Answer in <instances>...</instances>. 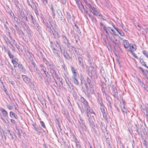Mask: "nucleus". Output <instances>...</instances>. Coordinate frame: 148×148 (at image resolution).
<instances>
[{
  "label": "nucleus",
  "mask_w": 148,
  "mask_h": 148,
  "mask_svg": "<svg viewBox=\"0 0 148 148\" xmlns=\"http://www.w3.org/2000/svg\"><path fill=\"white\" fill-rule=\"evenodd\" d=\"M40 123L42 127L44 128H45L46 126L44 122L43 121H40Z\"/></svg>",
  "instance_id": "20"
},
{
  "label": "nucleus",
  "mask_w": 148,
  "mask_h": 148,
  "mask_svg": "<svg viewBox=\"0 0 148 148\" xmlns=\"http://www.w3.org/2000/svg\"><path fill=\"white\" fill-rule=\"evenodd\" d=\"M86 13H87V12H88L87 11H86Z\"/></svg>",
  "instance_id": "32"
},
{
  "label": "nucleus",
  "mask_w": 148,
  "mask_h": 148,
  "mask_svg": "<svg viewBox=\"0 0 148 148\" xmlns=\"http://www.w3.org/2000/svg\"><path fill=\"white\" fill-rule=\"evenodd\" d=\"M136 49L137 47L136 45L135 44H133L130 46L129 51L131 53H132L136 51Z\"/></svg>",
  "instance_id": "5"
},
{
  "label": "nucleus",
  "mask_w": 148,
  "mask_h": 148,
  "mask_svg": "<svg viewBox=\"0 0 148 148\" xmlns=\"http://www.w3.org/2000/svg\"><path fill=\"white\" fill-rule=\"evenodd\" d=\"M139 68L141 70L143 73V74L146 77H147V74L146 73L144 70L141 67H139Z\"/></svg>",
  "instance_id": "17"
},
{
  "label": "nucleus",
  "mask_w": 148,
  "mask_h": 148,
  "mask_svg": "<svg viewBox=\"0 0 148 148\" xmlns=\"http://www.w3.org/2000/svg\"><path fill=\"white\" fill-rule=\"evenodd\" d=\"M18 69L20 71L23 70V66L21 64H19L18 66Z\"/></svg>",
  "instance_id": "16"
},
{
  "label": "nucleus",
  "mask_w": 148,
  "mask_h": 148,
  "mask_svg": "<svg viewBox=\"0 0 148 148\" xmlns=\"http://www.w3.org/2000/svg\"><path fill=\"white\" fill-rule=\"evenodd\" d=\"M147 69H148V68Z\"/></svg>",
  "instance_id": "36"
},
{
  "label": "nucleus",
  "mask_w": 148,
  "mask_h": 148,
  "mask_svg": "<svg viewBox=\"0 0 148 148\" xmlns=\"http://www.w3.org/2000/svg\"><path fill=\"white\" fill-rule=\"evenodd\" d=\"M71 70L73 76V77L74 79L73 82L76 85H78L79 83L77 80L76 79V70L73 67H72Z\"/></svg>",
  "instance_id": "4"
},
{
  "label": "nucleus",
  "mask_w": 148,
  "mask_h": 148,
  "mask_svg": "<svg viewBox=\"0 0 148 148\" xmlns=\"http://www.w3.org/2000/svg\"><path fill=\"white\" fill-rule=\"evenodd\" d=\"M139 30H140V29H139Z\"/></svg>",
  "instance_id": "34"
},
{
  "label": "nucleus",
  "mask_w": 148,
  "mask_h": 148,
  "mask_svg": "<svg viewBox=\"0 0 148 148\" xmlns=\"http://www.w3.org/2000/svg\"><path fill=\"white\" fill-rule=\"evenodd\" d=\"M134 58L136 59H138V57L136 56V55L133 52L131 53Z\"/></svg>",
  "instance_id": "22"
},
{
  "label": "nucleus",
  "mask_w": 148,
  "mask_h": 148,
  "mask_svg": "<svg viewBox=\"0 0 148 148\" xmlns=\"http://www.w3.org/2000/svg\"><path fill=\"white\" fill-rule=\"evenodd\" d=\"M100 107H101L102 106H104L103 105V103L102 101L100 103Z\"/></svg>",
  "instance_id": "26"
},
{
  "label": "nucleus",
  "mask_w": 148,
  "mask_h": 148,
  "mask_svg": "<svg viewBox=\"0 0 148 148\" xmlns=\"http://www.w3.org/2000/svg\"><path fill=\"white\" fill-rule=\"evenodd\" d=\"M22 77L24 81L26 82H29L30 79L27 76L25 75H23Z\"/></svg>",
  "instance_id": "10"
},
{
  "label": "nucleus",
  "mask_w": 148,
  "mask_h": 148,
  "mask_svg": "<svg viewBox=\"0 0 148 148\" xmlns=\"http://www.w3.org/2000/svg\"><path fill=\"white\" fill-rule=\"evenodd\" d=\"M138 27H140V29H141V27H140V25H139V24H138Z\"/></svg>",
  "instance_id": "27"
},
{
  "label": "nucleus",
  "mask_w": 148,
  "mask_h": 148,
  "mask_svg": "<svg viewBox=\"0 0 148 148\" xmlns=\"http://www.w3.org/2000/svg\"><path fill=\"white\" fill-rule=\"evenodd\" d=\"M51 9H52V10H53V7H51Z\"/></svg>",
  "instance_id": "28"
},
{
  "label": "nucleus",
  "mask_w": 148,
  "mask_h": 148,
  "mask_svg": "<svg viewBox=\"0 0 148 148\" xmlns=\"http://www.w3.org/2000/svg\"><path fill=\"white\" fill-rule=\"evenodd\" d=\"M109 38L110 40H111L114 42L116 40L115 36L112 35L109 36Z\"/></svg>",
  "instance_id": "11"
},
{
  "label": "nucleus",
  "mask_w": 148,
  "mask_h": 148,
  "mask_svg": "<svg viewBox=\"0 0 148 148\" xmlns=\"http://www.w3.org/2000/svg\"><path fill=\"white\" fill-rule=\"evenodd\" d=\"M7 108L10 110H11L12 108V107L10 106H8Z\"/></svg>",
  "instance_id": "24"
},
{
  "label": "nucleus",
  "mask_w": 148,
  "mask_h": 148,
  "mask_svg": "<svg viewBox=\"0 0 148 148\" xmlns=\"http://www.w3.org/2000/svg\"><path fill=\"white\" fill-rule=\"evenodd\" d=\"M143 54L148 58V52L146 50H143L142 51Z\"/></svg>",
  "instance_id": "15"
},
{
  "label": "nucleus",
  "mask_w": 148,
  "mask_h": 148,
  "mask_svg": "<svg viewBox=\"0 0 148 148\" xmlns=\"http://www.w3.org/2000/svg\"><path fill=\"white\" fill-rule=\"evenodd\" d=\"M113 26L114 27V29L117 31L118 32V33L120 34V35L121 36H124V34L123 32L121 31H120L117 28H115L113 25Z\"/></svg>",
  "instance_id": "13"
},
{
  "label": "nucleus",
  "mask_w": 148,
  "mask_h": 148,
  "mask_svg": "<svg viewBox=\"0 0 148 148\" xmlns=\"http://www.w3.org/2000/svg\"><path fill=\"white\" fill-rule=\"evenodd\" d=\"M87 79L89 80V78L88 77H87Z\"/></svg>",
  "instance_id": "30"
},
{
  "label": "nucleus",
  "mask_w": 148,
  "mask_h": 148,
  "mask_svg": "<svg viewBox=\"0 0 148 148\" xmlns=\"http://www.w3.org/2000/svg\"><path fill=\"white\" fill-rule=\"evenodd\" d=\"M8 54L10 58H12V59L14 58V56L10 53L9 52H8Z\"/></svg>",
  "instance_id": "21"
},
{
  "label": "nucleus",
  "mask_w": 148,
  "mask_h": 148,
  "mask_svg": "<svg viewBox=\"0 0 148 148\" xmlns=\"http://www.w3.org/2000/svg\"><path fill=\"white\" fill-rule=\"evenodd\" d=\"M0 110L3 114V116H8V112L4 109L2 108H1L0 109Z\"/></svg>",
  "instance_id": "8"
},
{
  "label": "nucleus",
  "mask_w": 148,
  "mask_h": 148,
  "mask_svg": "<svg viewBox=\"0 0 148 148\" xmlns=\"http://www.w3.org/2000/svg\"><path fill=\"white\" fill-rule=\"evenodd\" d=\"M105 107L104 106H102L101 107V111L103 115L106 113Z\"/></svg>",
  "instance_id": "14"
},
{
  "label": "nucleus",
  "mask_w": 148,
  "mask_h": 148,
  "mask_svg": "<svg viewBox=\"0 0 148 148\" xmlns=\"http://www.w3.org/2000/svg\"><path fill=\"white\" fill-rule=\"evenodd\" d=\"M10 117L12 118H15L17 119H18V116L15 113L12 111H10Z\"/></svg>",
  "instance_id": "6"
},
{
  "label": "nucleus",
  "mask_w": 148,
  "mask_h": 148,
  "mask_svg": "<svg viewBox=\"0 0 148 148\" xmlns=\"http://www.w3.org/2000/svg\"><path fill=\"white\" fill-rule=\"evenodd\" d=\"M10 121L13 124H15L16 123L15 121L13 119H11Z\"/></svg>",
  "instance_id": "23"
},
{
  "label": "nucleus",
  "mask_w": 148,
  "mask_h": 148,
  "mask_svg": "<svg viewBox=\"0 0 148 148\" xmlns=\"http://www.w3.org/2000/svg\"><path fill=\"white\" fill-rule=\"evenodd\" d=\"M140 62L143 66H144L147 68H148V66H147L145 62L143 60H140Z\"/></svg>",
  "instance_id": "19"
},
{
  "label": "nucleus",
  "mask_w": 148,
  "mask_h": 148,
  "mask_svg": "<svg viewBox=\"0 0 148 148\" xmlns=\"http://www.w3.org/2000/svg\"><path fill=\"white\" fill-rule=\"evenodd\" d=\"M87 116H88V115H87Z\"/></svg>",
  "instance_id": "35"
},
{
  "label": "nucleus",
  "mask_w": 148,
  "mask_h": 148,
  "mask_svg": "<svg viewBox=\"0 0 148 148\" xmlns=\"http://www.w3.org/2000/svg\"><path fill=\"white\" fill-rule=\"evenodd\" d=\"M11 62L14 67H17L19 64L15 59H12L11 60Z\"/></svg>",
  "instance_id": "9"
},
{
  "label": "nucleus",
  "mask_w": 148,
  "mask_h": 148,
  "mask_svg": "<svg viewBox=\"0 0 148 148\" xmlns=\"http://www.w3.org/2000/svg\"><path fill=\"white\" fill-rule=\"evenodd\" d=\"M103 29L104 31L106 32V33L108 34V31L109 32L112 34H113V35L117 36L118 35L114 31V30L112 29L111 27H106L105 26H104L103 27Z\"/></svg>",
  "instance_id": "3"
},
{
  "label": "nucleus",
  "mask_w": 148,
  "mask_h": 148,
  "mask_svg": "<svg viewBox=\"0 0 148 148\" xmlns=\"http://www.w3.org/2000/svg\"><path fill=\"white\" fill-rule=\"evenodd\" d=\"M31 17H32H32H33L32 16H31Z\"/></svg>",
  "instance_id": "31"
},
{
  "label": "nucleus",
  "mask_w": 148,
  "mask_h": 148,
  "mask_svg": "<svg viewBox=\"0 0 148 148\" xmlns=\"http://www.w3.org/2000/svg\"><path fill=\"white\" fill-rule=\"evenodd\" d=\"M121 110L124 114H127V113L128 112V110L125 107V106L124 107H121Z\"/></svg>",
  "instance_id": "12"
},
{
  "label": "nucleus",
  "mask_w": 148,
  "mask_h": 148,
  "mask_svg": "<svg viewBox=\"0 0 148 148\" xmlns=\"http://www.w3.org/2000/svg\"><path fill=\"white\" fill-rule=\"evenodd\" d=\"M83 99L84 100V101L83 102V103L84 104V108L86 109L87 113L88 114L91 113H93L95 114V112L93 110L91 109L89 107L88 105V103L83 98Z\"/></svg>",
  "instance_id": "1"
},
{
  "label": "nucleus",
  "mask_w": 148,
  "mask_h": 148,
  "mask_svg": "<svg viewBox=\"0 0 148 148\" xmlns=\"http://www.w3.org/2000/svg\"><path fill=\"white\" fill-rule=\"evenodd\" d=\"M89 8L90 11L92 12L93 15L96 16H98L101 18H102L103 16L100 13L97 11V10L91 4H89Z\"/></svg>",
  "instance_id": "2"
},
{
  "label": "nucleus",
  "mask_w": 148,
  "mask_h": 148,
  "mask_svg": "<svg viewBox=\"0 0 148 148\" xmlns=\"http://www.w3.org/2000/svg\"><path fill=\"white\" fill-rule=\"evenodd\" d=\"M42 1L44 4H46L47 3L48 0H42Z\"/></svg>",
  "instance_id": "25"
},
{
  "label": "nucleus",
  "mask_w": 148,
  "mask_h": 148,
  "mask_svg": "<svg viewBox=\"0 0 148 148\" xmlns=\"http://www.w3.org/2000/svg\"><path fill=\"white\" fill-rule=\"evenodd\" d=\"M1 119L4 120V119H3L2 118H1Z\"/></svg>",
  "instance_id": "33"
},
{
  "label": "nucleus",
  "mask_w": 148,
  "mask_h": 148,
  "mask_svg": "<svg viewBox=\"0 0 148 148\" xmlns=\"http://www.w3.org/2000/svg\"><path fill=\"white\" fill-rule=\"evenodd\" d=\"M123 43L124 47L125 48L127 49L129 47L130 44L128 40H124L123 41Z\"/></svg>",
  "instance_id": "7"
},
{
  "label": "nucleus",
  "mask_w": 148,
  "mask_h": 148,
  "mask_svg": "<svg viewBox=\"0 0 148 148\" xmlns=\"http://www.w3.org/2000/svg\"><path fill=\"white\" fill-rule=\"evenodd\" d=\"M120 104L121 107H124L125 106V103L123 99H122L120 101Z\"/></svg>",
  "instance_id": "18"
},
{
  "label": "nucleus",
  "mask_w": 148,
  "mask_h": 148,
  "mask_svg": "<svg viewBox=\"0 0 148 148\" xmlns=\"http://www.w3.org/2000/svg\"><path fill=\"white\" fill-rule=\"evenodd\" d=\"M35 130H36L37 131V128H36H36H35Z\"/></svg>",
  "instance_id": "29"
}]
</instances>
